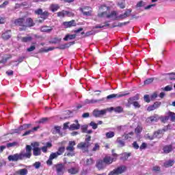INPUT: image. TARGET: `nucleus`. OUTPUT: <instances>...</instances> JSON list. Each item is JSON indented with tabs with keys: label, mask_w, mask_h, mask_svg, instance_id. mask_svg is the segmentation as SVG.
Segmentation results:
<instances>
[{
	"label": "nucleus",
	"mask_w": 175,
	"mask_h": 175,
	"mask_svg": "<svg viewBox=\"0 0 175 175\" xmlns=\"http://www.w3.org/2000/svg\"><path fill=\"white\" fill-rule=\"evenodd\" d=\"M144 100H145L146 103H150L151 102V99H150V95L145 94L144 96Z\"/></svg>",
	"instance_id": "50"
},
{
	"label": "nucleus",
	"mask_w": 175,
	"mask_h": 175,
	"mask_svg": "<svg viewBox=\"0 0 175 175\" xmlns=\"http://www.w3.org/2000/svg\"><path fill=\"white\" fill-rule=\"evenodd\" d=\"M159 116L157 114H154V116H152L146 119V122H158V120H159Z\"/></svg>",
	"instance_id": "15"
},
{
	"label": "nucleus",
	"mask_w": 175,
	"mask_h": 175,
	"mask_svg": "<svg viewBox=\"0 0 175 175\" xmlns=\"http://www.w3.org/2000/svg\"><path fill=\"white\" fill-rule=\"evenodd\" d=\"M129 24V21L124 22V23H118L116 25H114L113 26V28H116V27H124V25H128Z\"/></svg>",
	"instance_id": "43"
},
{
	"label": "nucleus",
	"mask_w": 175,
	"mask_h": 175,
	"mask_svg": "<svg viewBox=\"0 0 175 175\" xmlns=\"http://www.w3.org/2000/svg\"><path fill=\"white\" fill-rule=\"evenodd\" d=\"M14 24L17 27H21L19 28V31H25V29H24V25H25V18H20L18 19H15L14 21Z\"/></svg>",
	"instance_id": "7"
},
{
	"label": "nucleus",
	"mask_w": 175,
	"mask_h": 175,
	"mask_svg": "<svg viewBox=\"0 0 175 175\" xmlns=\"http://www.w3.org/2000/svg\"><path fill=\"white\" fill-rule=\"evenodd\" d=\"M115 135H116V133H114V132L109 131V132L106 133L105 136H106L107 139H111V137H114Z\"/></svg>",
	"instance_id": "39"
},
{
	"label": "nucleus",
	"mask_w": 175,
	"mask_h": 175,
	"mask_svg": "<svg viewBox=\"0 0 175 175\" xmlns=\"http://www.w3.org/2000/svg\"><path fill=\"white\" fill-rule=\"evenodd\" d=\"M55 167L57 175L64 174V170H65V167L64 166V165H62V163L56 165Z\"/></svg>",
	"instance_id": "12"
},
{
	"label": "nucleus",
	"mask_w": 175,
	"mask_h": 175,
	"mask_svg": "<svg viewBox=\"0 0 175 175\" xmlns=\"http://www.w3.org/2000/svg\"><path fill=\"white\" fill-rule=\"evenodd\" d=\"M131 13H132L131 9H127L124 14H122L118 16V18H121L124 20V18H126V17H129L131 16Z\"/></svg>",
	"instance_id": "16"
},
{
	"label": "nucleus",
	"mask_w": 175,
	"mask_h": 175,
	"mask_svg": "<svg viewBox=\"0 0 175 175\" xmlns=\"http://www.w3.org/2000/svg\"><path fill=\"white\" fill-rule=\"evenodd\" d=\"M88 128V125H83V126H81V129L83 133H87V129Z\"/></svg>",
	"instance_id": "61"
},
{
	"label": "nucleus",
	"mask_w": 175,
	"mask_h": 175,
	"mask_svg": "<svg viewBox=\"0 0 175 175\" xmlns=\"http://www.w3.org/2000/svg\"><path fill=\"white\" fill-rule=\"evenodd\" d=\"M160 120H161V122H163L165 124V122H166V121H167L169 120V116L161 117Z\"/></svg>",
	"instance_id": "62"
},
{
	"label": "nucleus",
	"mask_w": 175,
	"mask_h": 175,
	"mask_svg": "<svg viewBox=\"0 0 175 175\" xmlns=\"http://www.w3.org/2000/svg\"><path fill=\"white\" fill-rule=\"evenodd\" d=\"M62 38L55 37L53 39H52L51 41H49V43L52 44H57L58 43H61Z\"/></svg>",
	"instance_id": "32"
},
{
	"label": "nucleus",
	"mask_w": 175,
	"mask_h": 175,
	"mask_svg": "<svg viewBox=\"0 0 175 175\" xmlns=\"http://www.w3.org/2000/svg\"><path fill=\"white\" fill-rule=\"evenodd\" d=\"M152 172L154 174H160L162 175V170H161V167L158 165H155L152 167Z\"/></svg>",
	"instance_id": "24"
},
{
	"label": "nucleus",
	"mask_w": 175,
	"mask_h": 175,
	"mask_svg": "<svg viewBox=\"0 0 175 175\" xmlns=\"http://www.w3.org/2000/svg\"><path fill=\"white\" fill-rule=\"evenodd\" d=\"M116 160L117 159L108 156L104 158L103 161L105 165H110L111 163H113V162H115Z\"/></svg>",
	"instance_id": "17"
},
{
	"label": "nucleus",
	"mask_w": 175,
	"mask_h": 175,
	"mask_svg": "<svg viewBox=\"0 0 175 175\" xmlns=\"http://www.w3.org/2000/svg\"><path fill=\"white\" fill-rule=\"evenodd\" d=\"M131 105H133L135 109H140V104L137 101L132 103Z\"/></svg>",
	"instance_id": "57"
},
{
	"label": "nucleus",
	"mask_w": 175,
	"mask_h": 175,
	"mask_svg": "<svg viewBox=\"0 0 175 175\" xmlns=\"http://www.w3.org/2000/svg\"><path fill=\"white\" fill-rule=\"evenodd\" d=\"M76 124H72L70 127V131H77V129H80V124H79V120H75Z\"/></svg>",
	"instance_id": "20"
},
{
	"label": "nucleus",
	"mask_w": 175,
	"mask_h": 175,
	"mask_svg": "<svg viewBox=\"0 0 175 175\" xmlns=\"http://www.w3.org/2000/svg\"><path fill=\"white\" fill-rule=\"evenodd\" d=\"M31 150H33V155L34 157H39L42 155V149L39 147L40 144L39 142H33L31 144Z\"/></svg>",
	"instance_id": "6"
},
{
	"label": "nucleus",
	"mask_w": 175,
	"mask_h": 175,
	"mask_svg": "<svg viewBox=\"0 0 175 175\" xmlns=\"http://www.w3.org/2000/svg\"><path fill=\"white\" fill-rule=\"evenodd\" d=\"M167 129H169V126L166 127H163V129H159L157 131H154L153 134L154 135L155 137H157L158 139H159L162 137V135H163V133H165V132H166Z\"/></svg>",
	"instance_id": "9"
},
{
	"label": "nucleus",
	"mask_w": 175,
	"mask_h": 175,
	"mask_svg": "<svg viewBox=\"0 0 175 175\" xmlns=\"http://www.w3.org/2000/svg\"><path fill=\"white\" fill-rule=\"evenodd\" d=\"M169 76L170 80H175V72L165 74Z\"/></svg>",
	"instance_id": "52"
},
{
	"label": "nucleus",
	"mask_w": 175,
	"mask_h": 175,
	"mask_svg": "<svg viewBox=\"0 0 175 175\" xmlns=\"http://www.w3.org/2000/svg\"><path fill=\"white\" fill-rule=\"evenodd\" d=\"M144 5H146V3H144L143 1H140L137 3L136 8H143Z\"/></svg>",
	"instance_id": "54"
},
{
	"label": "nucleus",
	"mask_w": 175,
	"mask_h": 175,
	"mask_svg": "<svg viewBox=\"0 0 175 175\" xmlns=\"http://www.w3.org/2000/svg\"><path fill=\"white\" fill-rule=\"evenodd\" d=\"M32 126V124H24L19 126L20 131H25L26 129H29Z\"/></svg>",
	"instance_id": "29"
},
{
	"label": "nucleus",
	"mask_w": 175,
	"mask_h": 175,
	"mask_svg": "<svg viewBox=\"0 0 175 175\" xmlns=\"http://www.w3.org/2000/svg\"><path fill=\"white\" fill-rule=\"evenodd\" d=\"M65 152V147H60L59 148L58 150L56 152V154L59 156L62 155L64 152Z\"/></svg>",
	"instance_id": "41"
},
{
	"label": "nucleus",
	"mask_w": 175,
	"mask_h": 175,
	"mask_svg": "<svg viewBox=\"0 0 175 175\" xmlns=\"http://www.w3.org/2000/svg\"><path fill=\"white\" fill-rule=\"evenodd\" d=\"M64 16H66V11L65 10L57 12V16L58 17H64Z\"/></svg>",
	"instance_id": "59"
},
{
	"label": "nucleus",
	"mask_w": 175,
	"mask_h": 175,
	"mask_svg": "<svg viewBox=\"0 0 175 175\" xmlns=\"http://www.w3.org/2000/svg\"><path fill=\"white\" fill-rule=\"evenodd\" d=\"M126 95H129V93H124L120 92L119 94H112L108 95L106 98H103L102 99H100V102L103 100L104 102H109V100H111V99H116L118 98H122V96H126Z\"/></svg>",
	"instance_id": "5"
},
{
	"label": "nucleus",
	"mask_w": 175,
	"mask_h": 175,
	"mask_svg": "<svg viewBox=\"0 0 175 175\" xmlns=\"http://www.w3.org/2000/svg\"><path fill=\"white\" fill-rule=\"evenodd\" d=\"M125 166L122 165L120 167H118V168L113 170V171L110 172L108 175H119L122 174L124 172H125Z\"/></svg>",
	"instance_id": "8"
},
{
	"label": "nucleus",
	"mask_w": 175,
	"mask_h": 175,
	"mask_svg": "<svg viewBox=\"0 0 175 175\" xmlns=\"http://www.w3.org/2000/svg\"><path fill=\"white\" fill-rule=\"evenodd\" d=\"M53 31V29H49L47 26H43L41 27V32H47L48 33Z\"/></svg>",
	"instance_id": "36"
},
{
	"label": "nucleus",
	"mask_w": 175,
	"mask_h": 175,
	"mask_svg": "<svg viewBox=\"0 0 175 175\" xmlns=\"http://www.w3.org/2000/svg\"><path fill=\"white\" fill-rule=\"evenodd\" d=\"M31 157H32V146L31 145H27L25 150H22L20 153L8 156V161L10 162H18V161L29 159Z\"/></svg>",
	"instance_id": "1"
},
{
	"label": "nucleus",
	"mask_w": 175,
	"mask_h": 175,
	"mask_svg": "<svg viewBox=\"0 0 175 175\" xmlns=\"http://www.w3.org/2000/svg\"><path fill=\"white\" fill-rule=\"evenodd\" d=\"M98 102H100V100H95V99H86L85 100L84 105H90V104H94V103H98Z\"/></svg>",
	"instance_id": "31"
},
{
	"label": "nucleus",
	"mask_w": 175,
	"mask_h": 175,
	"mask_svg": "<svg viewBox=\"0 0 175 175\" xmlns=\"http://www.w3.org/2000/svg\"><path fill=\"white\" fill-rule=\"evenodd\" d=\"M133 146V148H134L135 150H139V148H140V146H139V144H137V142H134L132 144Z\"/></svg>",
	"instance_id": "56"
},
{
	"label": "nucleus",
	"mask_w": 175,
	"mask_h": 175,
	"mask_svg": "<svg viewBox=\"0 0 175 175\" xmlns=\"http://www.w3.org/2000/svg\"><path fill=\"white\" fill-rule=\"evenodd\" d=\"M139 99H140L139 94H136L133 97H130L128 100L129 104L132 105V103H134V102H136V100H139Z\"/></svg>",
	"instance_id": "25"
},
{
	"label": "nucleus",
	"mask_w": 175,
	"mask_h": 175,
	"mask_svg": "<svg viewBox=\"0 0 175 175\" xmlns=\"http://www.w3.org/2000/svg\"><path fill=\"white\" fill-rule=\"evenodd\" d=\"M59 9V5L58 4H52L51 5V12H57Z\"/></svg>",
	"instance_id": "37"
},
{
	"label": "nucleus",
	"mask_w": 175,
	"mask_h": 175,
	"mask_svg": "<svg viewBox=\"0 0 175 175\" xmlns=\"http://www.w3.org/2000/svg\"><path fill=\"white\" fill-rule=\"evenodd\" d=\"M106 113H107L106 109H101V110L94 109L93 111V116L94 117H96V118H98L99 117H102V116H105Z\"/></svg>",
	"instance_id": "11"
},
{
	"label": "nucleus",
	"mask_w": 175,
	"mask_h": 175,
	"mask_svg": "<svg viewBox=\"0 0 175 175\" xmlns=\"http://www.w3.org/2000/svg\"><path fill=\"white\" fill-rule=\"evenodd\" d=\"M147 148V144L146 142H143L142 145L139 146L140 151H143V150H146Z\"/></svg>",
	"instance_id": "53"
},
{
	"label": "nucleus",
	"mask_w": 175,
	"mask_h": 175,
	"mask_svg": "<svg viewBox=\"0 0 175 175\" xmlns=\"http://www.w3.org/2000/svg\"><path fill=\"white\" fill-rule=\"evenodd\" d=\"M58 154H57V152H52L51 154H50V156H49V158L51 159H52V161H53V159H57V158H58Z\"/></svg>",
	"instance_id": "48"
},
{
	"label": "nucleus",
	"mask_w": 175,
	"mask_h": 175,
	"mask_svg": "<svg viewBox=\"0 0 175 175\" xmlns=\"http://www.w3.org/2000/svg\"><path fill=\"white\" fill-rule=\"evenodd\" d=\"M90 125L92 126V129H96L98 128V124L94 122H91Z\"/></svg>",
	"instance_id": "60"
},
{
	"label": "nucleus",
	"mask_w": 175,
	"mask_h": 175,
	"mask_svg": "<svg viewBox=\"0 0 175 175\" xmlns=\"http://www.w3.org/2000/svg\"><path fill=\"white\" fill-rule=\"evenodd\" d=\"M42 163L40 161H36L35 163H33V166H34L36 169H39Z\"/></svg>",
	"instance_id": "58"
},
{
	"label": "nucleus",
	"mask_w": 175,
	"mask_h": 175,
	"mask_svg": "<svg viewBox=\"0 0 175 175\" xmlns=\"http://www.w3.org/2000/svg\"><path fill=\"white\" fill-rule=\"evenodd\" d=\"M91 136L86 135L84 142H81L77 145V148H80L83 152H88V148L91 146Z\"/></svg>",
	"instance_id": "4"
},
{
	"label": "nucleus",
	"mask_w": 175,
	"mask_h": 175,
	"mask_svg": "<svg viewBox=\"0 0 175 175\" xmlns=\"http://www.w3.org/2000/svg\"><path fill=\"white\" fill-rule=\"evenodd\" d=\"M49 121L48 118H42L39 120V124H46Z\"/></svg>",
	"instance_id": "55"
},
{
	"label": "nucleus",
	"mask_w": 175,
	"mask_h": 175,
	"mask_svg": "<svg viewBox=\"0 0 175 175\" xmlns=\"http://www.w3.org/2000/svg\"><path fill=\"white\" fill-rule=\"evenodd\" d=\"M152 81H154V78H149L144 81V84H145V85H147L148 84H151V83H152Z\"/></svg>",
	"instance_id": "51"
},
{
	"label": "nucleus",
	"mask_w": 175,
	"mask_h": 175,
	"mask_svg": "<svg viewBox=\"0 0 175 175\" xmlns=\"http://www.w3.org/2000/svg\"><path fill=\"white\" fill-rule=\"evenodd\" d=\"M11 33H12V30H8L1 35V38L4 40H8V39H10L12 38Z\"/></svg>",
	"instance_id": "19"
},
{
	"label": "nucleus",
	"mask_w": 175,
	"mask_h": 175,
	"mask_svg": "<svg viewBox=\"0 0 175 175\" xmlns=\"http://www.w3.org/2000/svg\"><path fill=\"white\" fill-rule=\"evenodd\" d=\"M28 174V170L27 168L20 169L16 171L14 175H27Z\"/></svg>",
	"instance_id": "23"
},
{
	"label": "nucleus",
	"mask_w": 175,
	"mask_h": 175,
	"mask_svg": "<svg viewBox=\"0 0 175 175\" xmlns=\"http://www.w3.org/2000/svg\"><path fill=\"white\" fill-rule=\"evenodd\" d=\"M31 40H32V37L31 36L22 38V42H24L25 43H27V42H31Z\"/></svg>",
	"instance_id": "46"
},
{
	"label": "nucleus",
	"mask_w": 175,
	"mask_h": 175,
	"mask_svg": "<svg viewBox=\"0 0 175 175\" xmlns=\"http://www.w3.org/2000/svg\"><path fill=\"white\" fill-rule=\"evenodd\" d=\"M107 10H109V7L106 5H101L98 10V16L105 17V16H106L107 18H115V20L118 18L116 11H112L109 14H107Z\"/></svg>",
	"instance_id": "2"
},
{
	"label": "nucleus",
	"mask_w": 175,
	"mask_h": 175,
	"mask_svg": "<svg viewBox=\"0 0 175 175\" xmlns=\"http://www.w3.org/2000/svg\"><path fill=\"white\" fill-rule=\"evenodd\" d=\"M16 146H18V143L14 142L8 143L6 145V147L8 148H10V147H16Z\"/></svg>",
	"instance_id": "42"
},
{
	"label": "nucleus",
	"mask_w": 175,
	"mask_h": 175,
	"mask_svg": "<svg viewBox=\"0 0 175 175\" xmlns=\"http://www.w3.org/2000/svg\"><path fill=\"white\" fill-rule=\"evenodd\" d=\"M12 58V55H5L1 60H0V64H6L8 62V59H10Z\"/></svg>",
	"instance_id": "28"
},
{
	"label": "nucleus",
	"mask_w": 175,
	"mask_h": 175,
	"mask_svg": "<svg viewBox=\"0 0 175 175\" xmlns=\"http://www.w3.org/2000/svg\"><path fill=\"white\" fill-rule=\"evenodd\" d=\"M3 166H6V162L5 161V160H1L0 161V169L3 167Z\"/></svg>",
	"instance_id": "64"
},
{
	"label": "nucleus",
	"mask_w": 175,
	"mask_h": 175,
	"mask_svg": "<svg viewBox=\"0 0 175 175\" xmlns=\"http://www.w3.org/2000/svg\"><path fill=\"white\" fill-rule=\"evenodd\" d=\"M91 35H95V31L92 30L90 31H87L85 33V36H91Z\"/></svg>",
	"instance_id": "63"
},
{
	"label": "nucleus",
	"mask_w": 175,
	"mask_h": 175,
	"mask_svg": "<svg viewBox=\"0 0 175 175\" xmlns=\"http://www.w3.org/2000/svg\"><path fill=\"white\" fill-rule=\"evenodd\" d=\"M116 142L121 147H124V146H125V140L123 138L121 139V137H118Z\"/></svg>",
	"instance_id": "34"
},
{
	"label": "nucleus",
	"mask_w": 175,
	"mask_h": 175,
	"mask_svg": "<svg viewBox=\"0 0 175 175\" xmlns=\"http://www.w3.org/2000/svg\"><path fill=\"white\" fill-rule=\"evenodd\" d=\"M31 27H35V23L32 18H27L25 19V25L23 26V29H27V28H30Z\"/></svg>",
	"instance_id": "10"
},
{
	"label": "nucleus",
	"mask_w": 175,
	"mask_h": 175,
	"mask_svg": "<svg viewBox=\"0 0 175 175\" xmlns=\"http://www.w3.org/2000/svg\"><path fill=\"white\" fill-rule=\"evenodd\" d=\"M35 14H38L40 16V18L36 21V23H38L39 24H42L44 22V20H47L49 18V16H50V13L47 11L43 12V10L42 8L37 9L34 11Z\"/></svg>",
	"instance_id": "3"
},
{
	"label": "nucleus",
	"mask_w": 175,
	"mask_h": 175,
	"mask_svg": "<svg viewBox=\"0 0 175 175\" xmlns=\"http://www.w3.org/2000/svg\"><path fill=\"white\" fill-rule=\"evenodd\" d=\"M100 148V146L99 145V144L96 143V144H94V148H92V151H94V152H95V151H99Z\"/></svg>",
	"instance_id": "49"
},
{
	"label": "nucleus",
	"mask_w": 175,
	"mask_h": 175,
	"mask_svg": "<svg viewBox=\"0 0 175 175\" xmlns=\"http://www.w3.org/2000/svg\"><path fill=\"white\" fill-rule=\"evenodd\" d=\"M162 91H165V92H169V91H172L173 90V86L169 85L165 86V88H161Z\"/></svg>",
	"instance_id": "44"
},
{
	"label": "nucleus",
	"mask_w": 175,
	"mask_h": 175,
	"mask_svg": "<svg viewBox=\"0 0 175 175\" xmlns=\"http://www.w3.org/2000/svg\"><path fill=\"white\" fill-rule=\"evenodd\" d=\"M173 163H174L173 161L169 160L164 163V166L165 167H170V166H173Z\"/></svg>",
	"instance_id": "38"
},
{
	"label": "nucleus",
	"mask_w": 175,
	"mask_h": 175,
	"mask_svg": "<svg viewBox=\"0 0 175 175\" xmlns=\"http://www.w3.org/2000/svg\"><path fill=\"white\" fill-rule=\"evenodd\" d=\"M68 172L70 174H77V173H79V170L75 167H72L68 169Z\"/></svg>",
	"instance_id": "33"
},
{
	"label": "nucleus",
	"mask_w": 175,
	"mask_h": 175,
	"mask_svg": "<svg viewBox=\"0 0 175 175\" xmlns=\"http://www.w3.org/2000/svg\"><path fill=\"white\" fill-rule=\"evenodd\" d=\"M63 25L66 27V28H70V27H76V21L75 20H72L70 21L63 23Z\"/></svg>",
	"instance_id": "22"
},
{
	"label": "nucleus",
	"mask_w": 175,
	"mask_h": 175,
	"mask_svg": "<svg viewBox=\"0 0 175 175\" xmlns=\"http://www.w3.org/2000/svg\"><path fill=\"white\" fill-rule=\"evenodd\" d=\"M96 167L98 169V170H103V169L106 167V163H105L103 160H99L96 162Z\"/></svg>",
	"instance_id": "21"
},
{
	"label": "nucleus",
	"mask_w": 175,
	"mask_h": 175,
	"mask_svg": "<svg viewBox=\"0 0 175 175\" xmlns=\"http://www.w3.org/2000/svg\"><path fill=\"white\" fill-rule=\"evenodd\" d=\"M75 44V42H70L69 44H61L59 46L56 47V49H59V50H65L66 47H69V46Z\"/></svg>",
	"instance_id": "27"
},
{
	"label": "nucleus",
	"mask_w": 175,
	"mask_h": 175,
	"mask_svg": "<svg viewBox=\"0 0 175 175\" xmlns=\"http://www.w3.org/2000/svg\"><path fill=\"white\" fill-rule=\"evenodd\" d=\"M168 117H169V118H170V120L172 122H174V121H175V113L174 112L169 111Z\"/></svg>",
	"instance_id": "35"
},
{
	"label": "nucleus",
	"mask_w": 175,
	"mask_h": 175,
	"mask_svg": "<svg viewBox=\"0 0 175 175\" xmlns=\"http://www.w3.org/2000/svg\"><path fill=\"white\" fill-rule=\"evenodd\" d=\"M76 146V142L75 141H70L68 143V146L66 147V150L67 151H70L71 152H73L75 151V146Z\"/></svg>",
	"instance_id": "18"
},
{
	"label": "nucleus",
	"mask_w": 175,
	"mask_h": 175,
	"mask_svg": "<svg viewBox=\"0 0 175 175\" xmlns=\"http://www.w3.org/2000/svg\"><path fill=\"white\" fill-rule=\"evenodd\" d=\"M161 102L157 101L152 105L148 107L147 110H148V111H152L158 109V107H159V106H161Z\"/></svg>",
	"instance_id": "13"
},
{
	"label": "nucleus",
	"mask_w": 175,
	"mask_h": 175,
	"mask_svg": "<svg viewBox=\"0 0 175 175\" xmlns=\"http://www.w3.org/2000/svg\"><path fill=\"white\" fill-rule=\"evenodd\" d=\"M52 133L53 135H57V133H58L59 135H61V126H55L52 130Z\"/></svg>",
	"instance_id": "26"
},
{
	"label": "nucleus",
	"mask_w": 175,
	"mask_h": 175,
	"mask_svg": "<svg viewBox=\"0 0 175 175\" xmlns=\"http://www.w3.org/2000/svg\"><path fill=\"white\" fill-rule=\"evenodd\" d=\"M109 25H110V24H109V23H107V22H105L103 25H96L94 27V28L96 29H98L99 28H105V27H109Z\"/></svg>",
	"instance_id": "40"
},
{
	"label": "nucleus",
	"mask_w": 175,
	"mask_h": 175,
	"mask_svg": "<svg viewBox=\"0 0 175 175\" xmlns=\"http://www.w3.org/2000/svg\"><path fill=\"white\" fill-rule=\"evenodd\" d=\"M81 12H82L83 16H91V14H92V11H84L83 8H81Z\"/></svg>",
	"instance_id": "45"
},
{
	"label": "nucleus",
	"mask_w": 175,
	"mask_h": 175,
	"mask_svg": "<svg viewBox=\"0 0 175 175\" xmlns=\"http://www.w3.org/2000/svg\"><path fill=\"white\" fill-rule=\"evenodd\" d=\"M124 111V108L122 107H115V113H122Z\"/></svg>",
	"instance_id": "47"
},
{
	"label": "nucleus",
	"mask_w": 175,
	"mask_h": 175,
	"mask_svg": "<svg viewBox=\"0 0 175 175\" xmlns=\"http://www.w3.org/2000/svg\"><path fill=\"white\" fill-rule=\"evenodd\" d=\"M72 39H76V34H67L64 40L67 42V40H72Z\"/></svg>",
	"instance_id": "30"
},
{
	"label": "nucleus",
	"mask_w": 175,
	"mask_h": 175,
	"mask_svg": "<svg viewBox=\"0 0 175 175\" xmlns=\"http://www.w3.org/2000/svg\"><path fill=\"white\" fill-rule=\"evenodd\" d=\"M173 146H174V143H172L170 145L165 146L163 147V152H165V154H169V152H172L173 151V148H174Z\"/></svg>",
	"instance_id": "14"
}]
</instances>
